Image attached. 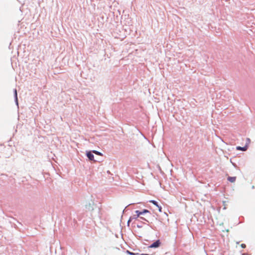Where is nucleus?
<instances>
[{
  "mask_svg": "<svg viewBox=\"0 0 255 255\" xmlns=\"http://www.w3.org/2000/svg\"><path fill=\"white\" fill-rule=\"evenodd\" d=\"M161 242L159 240H157L156 242L152 244L149 247L150 248H156L160 246Z\"/></svg>",
  "mask_w": 255,
  "mask_h": 255,
  "instance_id": "f257e3e1",
  "label": "nucleus"
},
{
  "mask_svg": "<svg viewBox=\"0 0 255 255\" xmlns=\"http://www.w3.org/2000/svg\"><path fill=\"white\" fill-rule=\"evenodd\" d=\"M149 202L150 203H152L154 205H155L158 208L159 212H161V211H162V208H161V206L158 205V203H157V202L156 201H155L154 200H150Z\"/></svg>",
  "mask_w": 255,
  "mask_h": 255,
  "instance_id": "f03ea898",
  "label": "nucleus"
},
{
  "mask_svg": "<svg viewBox=\"0 0 255 255\" xmlns=\"http://www.w3.org/2000/svg\"><path fill=\"white\" fill-rule=\"evenodd\" d=\"M87 156L90 160H93L94 159V156L91 151H89L87 153Z\"/></svg>",
  "mask_w": 255,
  "mask_h": 255,
  "instance_id": "7ed1b4c3",
  "label": "nucleus"
},
{
  "mask_svg": "<svg viewBox=\"0 0 255 255\" xmlns=\"http://www.w3.org/2000/svg\"><path fill=\"white\" fill-rule=\"evenodd\" d=\"M236 180V177H228V180L230 181V182L234 183L235 182Z\"/></svg>",
  "mask_w": 255,
  "mask_h": 255,
  "instance_id": "20e7f679",
  "label": "nucleus"
},
{
  "mask_svg": "<svg viewBox=\"0 0 255 255\" xmlns=\"http://www.w3.org/2000/svg\"><path fill=\"white\" fill-rule=\"evenodd\" d=\"M237 150H242V151H246L247 149V146H244V147H241V146H237L236 147Z\"/></svg>",
  "mask_w": 255,
  "mask_h": 255,
  "instance_id": "39448f33",
  "label": "nucleus"
},
{
  "mask_svg": "<svg viewBox=\"0 0 255 255\" xmlns=\"http://www.w3.org/2000/svg\"><path fill=\"white\" fill-rule=\"evenodd\" d=\"M135 213H136V218L139 217L140 215H142L141 212L138 210L136 211Z\"/></svg>",
  "mask_w": 255,
  "mask_h": 255,
  "instance_id": "423d86ee",
  "label": "nucleus"
},
{
  "mask_svg": "<svg viewBox=\"0 0 255 255\" xmlns=\"http://www.w3.org/2000/svg\"><path fill=\"white\" fill-rule=\"evenodd\" d=\"M93 152L95 153V154H96L97 155H102L101 152H100L99 151H97L96 150H93Z\"/></svg>",
  "mask_w": 255,
  "mask_h": 255,
  "instance_id": "0eeeda50",
  "label": "nucleus"
},
{
  "mask_svg": "<svg viewBox=\"0 0 255 255\" xmlns=\"http://www.w3.org/2000/svg\"><path fill=\"white\" fill-rule=\"evenodd\" d=\"M149 212V211L146 209H144L142 211H141L142 214Z\"/></svg>",
  "mask_w": 255,
  "mask_h": 255,
  "instance_id": "6e6552de",
  "label": "nucleus"
},
{
  "mask_svg": "<svg viewBox=\"0 0 255 255\" xmlns=\"http://www.w3.org/2000/svg\"><path fill=\"white\" fill-rule=\"evenodd\" d=\"M241 247L242 248H245L246 246V245L245 244H241Z\"/></svg>",
  "mask_w": 255,
  "mask_h": 255,
  "instance_id": "1a4fd4ad",
  "label": "nucleus"
},
{
  "mask_svg": "<svg viewBox=\"0 0 255 255\" xmlns=\"http://www.w3.org/2000/svg\"><path fill=\"white\" fill-rule=\"evenodd\" d=\"M14 93H15V96L16 99L17 100V92H16V90H15Z\"/></svg>",
  "mask_w": 255,
  "mask_h": 255,
  "instance_id": "9d476101",
  "label": "nucleus"
},
{
  "mask_svg": "<svg viewBox=\"0 0 255 255\" xmlns=\"http://www.w3.org/2000/svg\"><path fill=\"white\" fill-rule=\"evenodd\" d=\"M127 252H128V254H129L130 255H134V253H130V252H129V251H127Z\"/></svg>",
  "mask_w": 255,
  "mask_h": 255,
  "instance_id": "9b49d317",
  "label": "nucleus"
},
{
  "mask_svg": "<svg viewBox=\"0 0 255 255\" xmlns=\"http://www.w3.org/2000/svg\"><path fill=\"white\" fill-rule=\"evenodd\" d=\"M242 255H249L247 253H244L242 254Z\"/></svg>",
  "mask_w": 255,
  "mask_h": 255,
  "instance_id": "f8f14e48",
  "label": "nucleus"
},
{
  "mask_svg": "<svg viewBox=\"0 0 255 255\" xmlns=\"http://www.w3.org/2000/svg\"><path fill=\"white\" fill-rule=\"evenodd\" d=\"M147 255V254H141V255Z\"/></svg>",
  "mask_w": 255,
  "mask_h": 255,
  "instance_id": "ddd939ff",
  "label": "nucleus"
}]
</instances>
